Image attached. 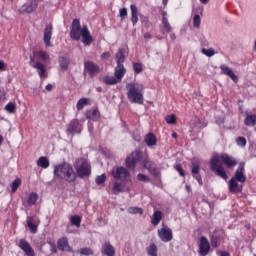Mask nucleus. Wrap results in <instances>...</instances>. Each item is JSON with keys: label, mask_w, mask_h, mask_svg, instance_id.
Instances as JSON below:
<instances>
[{"label": "nucleus", "mask_w": 256, "mask_h": 256, "mask_svg": "<svg viewBox=\"0 0 256 256\" xmlns=\"http://www.w3.org/2000/svg\"><path fill=\"white\" fill-rule=\"evenodd\" d=\"M141 157H143V153H141L139 150H136L127 156L125 160L127 169H130V171H135V165H137V163L140 161L141 165L144 167V169L149 171L152 177H160L161 171H159V168H157V164L151 161L149 156H144L142 159Z\"/></svg>", "instance_id": "nucleus-1"}, {"label": "nucleus", "mask_w": 256, "mask_h": 256, "mask_svg": "<svg viewBox=\"0 0 256 256\" xmlns=\"http://www.w3.org/2000/svg\"><path fill=\"white\" fill-rule=\"evenodd\" d=\"M54 177L63 179L67 183H75L77 181V173L69 162H63L54 166Z\"/></svg>", "instance_id": "nucleus-2"}, {"label": "nucleus", "mask_w": 256, "mask_h": 256, "mask_svg": "<svg viewBox=\"0 0 256 256\" xmlns=\"http://www.w3.org/2000/svg\"><path fill=\"white\" fill-rule=\"evenodd\" d=\"M76 170V177L85 179L91 176V164L86 158H78L74 164Z\"/></svg>", "instance_id": "nucleus-3"}, {"label": "nucleus", "mask_w": 256, "mask_h": 256, "mask_svg": "<svg viewBox=\"0 0 256 256\" xmlns=\"http://www.w3.org/2000/svg\"><path fill=\"white\" fill-rule=\"evenodd\" d=\"M127 97L130 103H137L138 105H143L144 99H143V92L139 90V87H137V84L135 83H129L127 84Z\"/></svg>", "instance_id": "nucleus-4"}, {"label": "nucleus", "mask_w": 256, "mask_h": 256, "mask_svg": "<svg viewBox=\"0 0 256 256\" xmlns=\"http://www.w3.org/2000/svg\"><path fill=\"white\" fill-rule=\"evenodd\" d=\"M210 169L217 175V177H221V179H224V181H227L229 179V176H227V172L225 171V168L223 167V164H221V159L219 158L218 154H214L210 160Z\"/></svg>", "instance_id": "nucleus-5"}, {"label": "nucleus", "mask_w": 256, "mask_h": 256, "mask_svg": "<svg viewBox=\"0 0 256 256\" xmlns=\"http://www.w3.org/2000/svg\"><path fill=\"white\" fill-rule=\"evenodd\" d=\"M82 31L83 28H81V22L79 19H74L71 25L70 38L73 41H79L81 39Z\"/></svg>", "instance_id": "nucleus-6"}, {"label": "nucleus", "mask_w": 256, "mask_h": 256, "mask_svg": "<svg viewBox=\"0 0 256 256\" xmlns=\"http://www.w3.org/2000/svg\"><path fill=\"white\" fill-rule=\"evenodd\" d=\"M130 175L131 174L129 173V170L123 166L114 167L112 169V177H114V179H119L120 181H127Z\"/></svg>", "instance_id": "nucleus-7"}, {"label": "nucleus", "mask_w": 256, "mask_h": 256, "mask_svg": "<svg viewBox=\"0 0 256 256\" xmlns=\"http://www.w3.org/2000/svg\"><path fill=\"white\" fill-rule=\"evenodd\" d=\"M39 3H43V0H30L22 5L19 9V13H33V11H36L37 7H39Z\"/></svg>", "instance_id": "nucleus-8"}, {"label": "nucleus", "mask_w": 256, "mask_h": 256, "mask_svg": "<svg viewBox=\"0 0 256 256\" xmlns=\"http://www.w3.org/2000/svg\"><path fill=\"white\" fill-rule=\"evenodd\" d=\"M83 131V126L81 125V122H79L78 119H73L70 121V123L67 126L66 133L67 135H75V133H81Z\"/></svg>", "instance_id": "nucleus-9"}, {"label": "nucleus", "mask_w": 256, "mask_h": 256, "mask_svg": "<svg viewBox=\"0 0 256 256\" xmlns=\"http://www.w3.org/2000/svg\"><path fill=\"white\" fill-rule=\"evenodd\" d=\"M158 237L163 243H169V241H173V230L169 227H162L158 230Z\"/></svg>", "instance_id": "nucleus-10"}, {"label": "nucleus", "mask_w": 256, "mask_h": 256, "mask_svg": "<svg viewBox=\"0 0 256 256\" xmlns=\"http://www.w3.org/2000/svg\"><path fill=\"white\" fill-rule=\"evenodd\" d=\"M209 251H211V244H209V240L207 239V237L202 236L200 238L198 253L201 256H207L209 255Z\"/></svg>", "instance_id": "nucleus-11"}, {"label": "nucleus", "mask_w": 256, "mask_h": 256, "mask_svg": "<svg viewBox=\"0 0 256 256\" xmlns=\"http://www.w3.org/2000/svg\"><path fill=\"white\" fill-rule=\"evenodd\" d=\"M30 65L33 69L38 70V75L43 78L46 77L47 70L45 69V65L41 62H35V54L30 55Z\"/></svg>", "instance_id": "nucleus-12"}, {"label": "nucleus", "mask_w": 256, "mask_h": 256, "mask_svg": "<svg viewBox=\"0 0 256 256\" xmlns=\"http://www.w3.org/2000/svg\"><path fill=\"white\" fill-rule=\"evenodd\" d=\"M18 247L25 253L26 256H35V250L27 240L20 239Z\"/></svg>", "instance_id": "nucleus-13"}, {"label": "nucleus", "mask_w": 256, "mask_h": 256, "mask_svg": "<svg viewBox=\"0 0 256 256\" xmlns=\"http://www.w3.org/2000/svg\"><path fill=\"white\" fill-rule=\"evenodd\" d=\"M26 221L30 233L35 235V233H37V228L39 227L41 220H39L37 216H28Z\"/></svg>", "instance_id": "nucleus-14"}, {"label": "nucleus", "mask_w": 256, "mask_h": 256, "mask_svg": "<svg viewBox=\"0 0 256 256\" xmlns=\"http://www.w3.org/2000/svg\"><path fill=\"white\" fill-rule=\"evenodd\" d=\"M232 179L238 181V183H245L247 177H245V164L242 162L238 165L234 177Z\"/></svg>", "instance_id": "nucleus-15"}, {"label": "nucleus", "mask_w": 256, "mask_h": 256, "mask_svg": "<svg viewBox=\"0 0 256 256\" xmlns=\"http://www.w3.org/2000/svg\"><path fill=\"white\" fill-rule=\"evenodd\" d=\"M199 171H201V167L199 164V160L192 161V176L199 183L200 186H203V178L199 175Z\"/></svg>", "instance_id": "nucleus-16"}, {"label": "nucleus", "mask_w": 256, "mask_h": 256, "mask_svg": "<svg viewBox=\"0 0 256 256\" xmlns=\"http://www.w3.org/2000/svg\"><path fill=\"white\" fill-rule=\"evenodd\" d=\"M84 69L87 71L90 77H95V75H99V65L95 64L91 61H86L84 63Z\"/></svg>", "instance_id": "nucleus-17"}, {"label": "nucleus", "mask_w": 256, "mask_h": 256, "mask_svg": "<svg viewBox=\"0 0 256 256\" xmlns=\"http://www.w3.org/2000/svg\"><path fill=\"white\" fill-rule=\"evenodd\" d=\"M82 43L85 47H89L93 43V36H91V32H89V28L87 26L82 27Z\"/></svg>", "instance_id": "nucleus-18"}, {"label": "nucleus", "mask_w": 256, "mask_h": 256, "mask_svg": "<svg viewBox=\"0 0 256 256\" xmlns=\"http://www.w3.org/2000/svg\"><path fill=\"white\" fill-rule=\"evenodd\" d=\"M51 37H53V25L52 24H46V27L44 29V44L46 47H51Z\"/></svg>", "instance_id": "nucleus-19"}, {"label": "nucleus", "mask_w": 256, "mask_h": 256, "mask_svg": "<svg viewBox=\"0 0 256 256\" xmlns=\"http://www.w3.org/2000/svg\"><path fill=\"white\" fill-rule=\"evenodd\" d=\"M220 159L228 169H233L237 166V160L228 154H221Z\"/></svg>", "instance_id": "nucleus-20"}, {"label": "nucleus", "mask_w": 256, "mask_h": 256, "mask_svg": "<svg viewBox=\"0 0 256 256\" xmlns=\"http://www.w3.org/2000/svg\"><path fill=\"white\" fill-rule=\"evenodd\" d=\"M101 253L105 256H115V247H113L111 242H104L102 244Z\"/></svg>", "instance_id": "nucleus-21"}, {"label": "nucleus", "mask_w": 256, "mask_h": 256, "mask_svg": "<svg viewBox=\"0 0 256 256\" xmlns=\"http://www.w3.org/2000/svg\"><path fill=\"white\" fill-rule=\"evenodd\" d=\"M220 69H221L222 73L224 75H226L227 77H230V79H232V81L234 83H237V81H239V77H237V75H235V72H233V70H231V68H229V66L223 64L220 66Z\"/></svg>", "instance_id": "nucleus-22"}, {"label": "nucleus", "mask_w": 256, "mask_h": 256, "mask_svg": "<svg viewBox=\"0 0 256 256\" xmlns=\"http://www.w3.org/2000/svg\"><path fill=\"white\" fill-rule=\"evenodd\" d=\"M125 73H127V70L125 69V66L123 64H117L114 70V76L118 81H122L123 77H125Z\"/></svg>", "instance_id": "nucleus-23"}, {"label": "nucleus", "mask_w": 256, "mask_h": 256, "mask_svg": "<svg viewBox=\"0 0 256 256\" xmlns=\"http://www.w3.org/2000/svg\"><path fill=\"white\" fill-rule=\"evenodd\" d=\"M239 181L235 180L234 178H231L229 181V191L230 193H241L243 191V187L239 186Z\"/></svg>", "instance_id": "nucleus-24"}, {"label": "nucleus", "mask_w": 256, "mask_h": 256, "mask_svg": "<svg viewBox=\"0 0 256 256\" xmlns=\"http://www.w3.org/2000/svg\"><path fill=\"white\" fill-rule=\"evenodd\" d=\"M244 125L247 127H255L256 125V114L253 113H246V117L244 119Z\"/></svg>", "instance_id": "nucleus-25"}, {"label": "nucleus", "mask_w": 256, "mask_h": 256, "mask_svg": "<svg viewBox=\"0 0 256 256\" xmlns=\"http://www.w3.org/2000/svg\"><path fill=\"white\" fill-rule=\"evenodd\" d=\"M130 9H131V21H132V25H137V23L139 22V10H137V6L134 4L130 5Z\"/></svg>", "instance_id": "nucleus-26"}, {"label": "nucleus", "mask_w": 256, "mask_h": 256, "mask_svg": "<svg viewBox=\"0 0 256 256\" xmlns=\"http://www.w3.org/2000/svg\"><path fill=\"white\" fill-rule=\"evenodd\" d=\"M145 143L148 147H155L157 145V137L153 133H148L145 136Z\"/></svg>", "instance_id": "nucleus-27"}, {"label": "nucleus", "mask_w": 256, "mask_h": 256, "mask_svg": "<svg viewBox=\"0 0 256 256\" xmlns=\"http://www.w3.org/2000/svg\"><path fill=\"white\" fill-rule=\"evenodd\" d=\"M161 219H163V212L159 210L154 211L153 216L151 218L152 225H159V223H161Z\"/></svg>", "instance_id": "nucleus-28"}, {"label": "nucleus", "mask_w": 256, "mask_h": 256, "mask_svg": "<svg viewBox=\"0 0 256 256\" xmlns=\"http://www.w3.org/2000/svg\"><path fill=\"white\" fill-rule=\"evenodd\" d=\"M115 60L117 65H123L125 63V49L119 48L116 53Z\"/></svg>", "instance_id": "nucleus-29"}, {"label": "nucleus", "mask_w": 256, "mask_h": 256, "mask_svg": "<svg viewBox=\"0 0 256 256\" xmlns=\"http://www.w3.org/2000/svg\"><path fill=\"white\" fill-rule=\"evenodd\" d=\"M58 61L62 71H67V69H69V64L71 63V60H69V57L60 56Z\"/></svg>", "instance_id": "nucleus-30"}, {"label": "nucleus", "mask_w": 256, "mask_h": 256, "mask_svg": "<svg viewBox=\"0 0 256 256\" xmlns=\"http://www.w3.org/2000/svg\"><path fill=\"white\" fill-rule=\"evenodd\" d=\"M57 247L59 251H65V249L69 248V240L67 239V237L59 239L57 242Z\"/></svg>", "instance_id": "nucleus-31"}, {"label": "nucleus", "mask_w": 256, "mask_h": 256, "mask_svg": "<svg viewBox=\"0 0 256 256\" xmlns=\"http://www.w3.org/2000/svg\"><path fill=\"white\" fill-rule=\"evenodd\" d=\"M49 165H50L49 158H47L46 156H42L37 160V166L41 167L42 169L49 168Z\"/></svg>", "instance_id": "nucleus-32"}, {"label": "nucleus", "mask_w": 256, "mask_h": 256, "mask_svg": "<svg viewBox=\"0 0 256 256\" xmlns=\"http://www.w3.org/2000/svg\"><path fill=\"white\" fill-rule=\"evenodd\" d=\"M99 117H101V113L98 109H94L93 111H88L86 119H92V121H98Z\"/></svg>", "instance_id": "nucleus-33"}, {"label": "nucleus", "mask_w": 256, "mask_h": 256, "mask_svg": "<svg viewBox=\"0 0 256 256\" xmlns=\"http://www.w3.org/2000/svg\"><path fill=\"white\" fill-rule=\"evenodd\" d=\"M123 189H125V185H123L121 182H114L112 193L114 195H119V193H122Z\"/></svg>", "instance_id": "nucleus-34"}, {"label": "nucleus", "mask_w": 256, "mask_h": 256, "mask_svg": "<svg viewBox=\"0 0 256 256\" xmlns=\"http://www.w3.org/2000/svg\"><path fill=\"white\" fill-rule=\"evenodd\" d=\"M37 199H39V195L37 193H30V195L28 196L27 205L29 207H32V205H35V203H37Z\"/></svg>", "instance_id": "nucleus-35"}, {"label": "nucleus", "mask_w": 256, "mask_h": 256, "mask_svg": "<svg viewBox=\"0 0 256 256\" xmlns=\"http://www.w3.org/2000/svg\"><path fill=\"white\" fill-rule=\"evenodd\" d=\"M104 83L106 85H117V83H121L115 76H106L104 77Z\"/></svg>", "instance_id": "nucleus-36"}, {"label": "nucleus", "mask_w": 256, "mask_h": 256, "mask_svg": "<svg viewBox=\"0 0 256 256\" xmlns=\"http://www.w3.org/2000/svg\"><path fill=\"white\" fill-rule=\"evenodd\" d=\"M85 105H89L88 98H82V99L78 100V102L76 104V109L78 111H83V108L85 107Z\"/></svg>", "instance_id": "nucleus-37"}, {"label": "nucleus", "mask_w": 256, "mask_h": 256, "mask_svg": "<svg viewBox=\"0 0 256 256\" xmlns=\"http://www.w3.org/2000/svg\"><path fill=\"white\" fill-rule=\"evenodd\" d=\"M71 225H74V227H81V216L74 215L70 218Z\"/></svg>", "instance_id": "nucleus-38"}, {"label": "nucleus", "mask_w": 256, "mask_h": 256, "mask_svg": "<svg viewBox=\"0 0 256 256\" xmlns=\"http://www.w3.org/2000/svg\"><path fill=\"white\" fill-rule=\"evenodd\" d=\"M128 213H130L131 215H143V208L130 207L128 208Z\"/></svg>", "instance_id": "nucleus-39"}, {"label": "nucleus", "mask_w": 256, "mask_h": 256, "mask_svg": "<svg viewBox=\"0 0 256 256\" xmlns=\"http://www.w3.org/2000/svg\"><path fill=\"white\" fill-rule=\"evenodd\" d=\"M146 251L150 256H157V245L150 244V247H148Z\"/></svg>", "instance_id": "nucleus-40"}, {"label": "nucleus", "mask_w": 256, "mask_h": 256, "mask_svg": "<svg viewBox=\"0 0 256 256\" xmlns=\"http://www.w3.org/2000/svg\"><path fill=\"white\" fill-rule=\"evenodd\" d=\"M133 69H134V73L136 75H139V73H143V64L139 62H135L133 63Z\"/></svg>", "instance_id": "nucleus-41"}, {"label": "nucleus", "mask_w": 256, "mask_h": 256, "mask_svg": "<svg viewBox=\"0 0 256 256\" xmlns=\"http://www.w3.org/2000/svg\"><path fill=\"white\" fill-rule=\"evenodd\" d=\"M19 187H21V178H16L12 182V193H15V191H17V189H19Z\"/></svg>", "instance_id": "nucleus-42"}, {"label": "nucleus", "mask_w": 256, "mask_h": 256, "mask_svg": "<svg viewBox=\"0 0 256 256\" xmlns=\"http://www.w3.org/2000/svg\"><path fill=\"white\" fill-rule=\"evenodd\" d=\"M137 179L139 181H142V183H151V178H149V176L145 175V174H138L137 175Z\"/></svg>", "instance_id": "nucleus-43"}, {"label": "nucleus", "mask_w": 256, "mask_h": 256, "mask_svg": "<svg viewBox=\"0 0 256 256\" xmlns=\"http://www.w3.org/2000/svg\"><path fill=\"white\" fill-rule=\"evenodd\" d=\"M236 143H237L238 147H245L247 145V139L243 136H239L236 139Z\"/></svg>", "instance_id": "nucleus-44"}, {"label": "nucleus", "mask_w": 256, "mask_h": 256, "mask_svg": "<svg viewBox=\"0 0 256 256\" xmlns=\"http://www.w3.org/2000/svg\"><path fill=\"white\" fill-rule=\"evenodd\" d=\"M210 243H211V246L214 248V249H217L219 247V238L217 236H210Z\"/></svg>", "instance_id": "nucleus-45"}, {"label": "nucleus", "mask_w": 256, "mask_h": 256, "mask_svg": "<svg viewBox=\"0 0 256 256\" xmlns=\"http://www.w3.org/2000/svg\"><path fill=\"white\" fill-rule=\"evenodd\" d=\"M166 122L169 125H175V123L177 122V117L175 116V114H171L166 116Z\"/></svg>", "instance_id": "nucleus-46"}, {"label": "nucleus", "mask_w": 256, "mask_h": 256, "mask_svg": "<svg viewBox=\"0 0 256 256\" xmlns=\"http://www.w3.org/2000/svg\"><path fill=\"white\" fill-rule=\"evenodd\" d=\"M95 181H96V185H103V183H105V181H107V176L105 174L97 176Z\"/></svg>", "instance_id": "nucleus-47"}, {"label": "nucleus", "mask_w": 256, "mask_h": 256, "mask_svg": "<svg viewBox=\"0 0 256 256\" xmlns=\"http://www.w3.org/2000/svg\"><path fill=\"white\" fill-rule=\"evenodd\" d=\"M201 26V16L199 14H196L193 18V27L198 29V27Z\"/></svg>", "instance_id": "nucleus-48"}, {"label": "nucleus", "mask_w": 256, "mask_h": 256, "mask_svg": "<svg viewBox=\"0 0 256 256\" xmlns=\"http://www.w3.org/2000/svg\"><path fill=\"white\" fill-rule=\"evenodd\" d=\"M162 24H163L164 28L166 29V31H168V33H171V31H173V28L171 27V24H169L168 19H162Z\"/></svg>", "instance_id": "nucleus-49"}, {"label": "nucleus", "mask_w": 256, "mask_h": 256, "mask_svg": "<svg viewBox=\"0 0 256 256\" xmlns=\"http://www.w3.org/2000/svg\"><path fill=\"white\" fill-rule=\"evenodd\" d=\"M202 53L203 55H206V57H213V55H215V50H213L212 48L210 49H202Z\"/></svg>", "instance_id": "nucleus-50"}, {"label": "nucleus", "mask_w": 256, "mask_h": 256, "mask_svg": "<svg viewBox=\"0 0 256 256\" xmlns=\"http://www.w3.org/2000/svg\"><path fill=\"white\" fill-rule=\"evenodd\" d=\"M5 110H6L8 113H15V110H16L15 104H13V103H8V104L5 106Z\"/></svg>", "instance_id": "nucleus-51"}, {"label": "nucleus", "mask_w": 256, "mask_h": 256, "mask_svg": "<svg viewBox=\"0 0 256 256\" xmlns=\"http://www.w3.org/2000/svg\"><path fill=\"white\" fill-rule=\"evenodd\" d=\"M80 255H93V250L91 248H81Z\"/></svg>", "instance_id": "nucleus-52"}, {"label": "nucleus", "mask_w": 256, "mask_h": 256, "mask_svg": "<svg viewBox=\"0 0 256 256\" xmlns=\"http://www.w3.org/2000/svg\"><path fill=\"white\" fill-rule=\"evenodd\" d=\"M39 56H40L41 60L44 61V63H46V61H49V55H47V52L40 51Z\"/></svg>", "instance_id": "nucleus-53"}, {"label": "nucleus", "mask_w": 256, "mask_h": 256, "mask_svg": "<svg viewBox=\"0 0 256 256\" xmlns=\"http://www.w3.org/2000/svg\"><path fill=\"white\" fill-rule=\"evenodd\" d=\"M175 169L181 177H185V171L181 167V164L176 165Z\"/></svg>", "instance_id": "nucleus-54"}, {"label": "nucleus", "mask_w": 256, "mask_h": 256, "mask_svg": "<svg viewBox=\"0 0 256 256\" xmlns=\"http://www.w3.org/2000/svg\"><path fill=\"white\" fill-rule=\"evenodd\" d=\"M119 13H120L121 20L123 21V19L127 17V8L120 9Z\"/></svg>", "instance_id": "nucleus-55"}, {"label": "nucleus", "mask_w": 256, "mask_h": 256, "mask_svg": "<svg viewBox=\"0 0 256 256\" xmlns=\"http://www.w3.org/2000/svg\"><path fill=\"white\" fill-rule=\"evenodd\" d=\"M51 253H57V246L53 243H49Z\"/></svg>", "instance_id": "nucleus-56"}, {"label": "nucleus", "mask_w": 256, "mask_h": 256, "mask_svg": "<svg viewBox=\"0 0 256 256\" xmlns=\"http://www.w3.org/2000/svg\"><path fill=\"white\" fill-rule=\"evenodd\" d=\"M102 59H109V57H111V54L109 52H104L101 55Z\"/></svg>", "instance_id": "nucleus-57"}, {"label": "nucleus", "mask_w": 256, "mask_h": 256, "mask_svg": "<svg viewBox=\"0 0 256 256\" xmlns=\"http://www.w3.org/2000/svg\"><path fill=\"white\" fill-rule=\"evenodd\" d=\"M46 91H53V85L47 84L46 85Z\"/></svg>", "instance_id": "nucleus-58"}, {"label": "nucleus", "mask_w": 256, "mask_h": 256, "mask_svg": "<svg viewBox=\"0 0 256 256\" xmlns=\"http://www.w3.org/2000/svg\"><path fill=\"white\" fill-rule=\"evenodd\" d=\"M223 122H224V119H223V118H218V119L216 120L217 125H221V124H223Z\"/></svg>", "instance_id": "nucleus-59"}, {"label": "nucleus", "mask_w": 256, "mask_h": 256, "mask_svg": "<svg viewBox=\"0 0 256 256\" xmlns=\"http://www.w3.org/2000/svg\"><path fill=\"white\" fill-rule=\"evenodd\" d=\"M151 33L147 32L144 34V39H151Z\"/></svg>", "instance_id": "nucleus-60"}, {"label": "nucleus", "mask_w": 256, "mask_h": 256, "mask_svg": "<svg viewBox=\"0 0 256 256\" xmlns=\"http://www.w3.org/2000/svg\"><path fill=\"white\" fill-rule=\"evenodd\" d=\"M5 69V62L0 61V71H3Z\"/></svg>", "instance_id": "nucleus-61"}, {"label": "nucleus", "mask_w": 256, "mask_h": 256, "mask_svg": "<svg viewBox=\"0 0 256 256\" xmlns=\"http://www.w3.org/2000/svg\"><path fill=\"white\" fill-rule=\"evenodd\" d=\"M170 39H172V41H175L177 39V36L175 35V33L170 34Z\"/></svg>", "instance_id": "nucleus-62"}, {"label": "nucleus", "mask_w": 256, "mask_h": 256, "mask_svg": "<svg viewBox=\"0 0 256 256\" xmlns=\"http://www.w3.org/2000/svg\"><path fill=\"white\" fill-rule=\"evenodd\" d=\"M220 256H231L229 252L222 251L220 252Z\"/></svg>", "instance_id": "nucleus-63"}, {"label": "nucleus", "mask_w": 256, "mask_h": 256, "mask_svg": "<svg viewBox=\"0 0 256 256\" xmlns=\"http://www.w3.org/2000/svg\"><path fill=\"white\" fill-rule=\"evenodd\" d=\"M161 15H162V19H167V12L166 11H162Z\"/></svg>", "instance_id": "nucleus-64"}]
</instances>
